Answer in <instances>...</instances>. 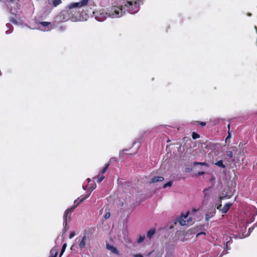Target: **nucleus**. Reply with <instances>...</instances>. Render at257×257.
I'll return each mask as SVG.
<instances>
[{
    "label": "nucleus",
    "mask_w": 257,
    "mask_h": 257,
    "mask_svg": "<svg viewBox=\"0 0 257 257\" xmlns=\"http://www.w3.org/2000/svg\"><path fill=\"white\" fill-rule=\"evenodd\" d=\"M7 1L9 2H13L14 0H7Z\"/></svg>",
    "instance_id": "obj_38"
},
{
    "label": "nucleus",
    "mask_w": 257,
    "mask_h": 257,
    "mask_svg": "<svg viewBox=\"0 0 257 257\" xmlns=\"http://www.w3.org/2000/svg\"><path fill=\"white\" fill-rule=\"evenodd\" d=\"M136 144V143H134V144H133V146L135 145Z\"/></svg>",
    "instance_id": "obj_39"
},
{
    "label": "nucleus",
    "mask_w": 257,
    "mask_h": 257,
    "mask_svg": "<svg viewBox=\"0 0 257 257\" xmlns=\"http://www.w3.org/2000/svg\"><path fill=\"white\" fill-rule=\"evenodd\" d=\"M211 216H210L208 214L206 215V219H208L209 218H210Z\"/></svg>",
    "instance_id": "obj_35"
},
{
    "label": "nucleus",
    "mask_w": 257,
    "mask_h": 257,
    "mask_svg": "<svg viewBox=\"0 0 257 257\" xmlns=\"http://www.w3.org/2000/svg\"><path fill=\"white\" fill-rule=\"evenodd\" d=\"M205 174V172L203 171L198 172L197 174H195L196 177H199Z\"/></svg>",
    "instance_id": "obj_25"
},
{
    "label": "nucleus",
    "mask_w": 257,
    "mask_h": 257,
    "mask_svg": "<svg viewBox=\"0 0 257 257\" xmlns=\"http://www.w3.org/2000/svg\"><path fill=\"white\" fill-rule=\"evenodd\" d=\"M87 238L88 237L86 235H83L82 237H78L76 238L75 241L77 240L78 247L80 250L83 249L86 247Z\"/></svg>",
    "instance_id": "obj_5"
},
{
    "label": "nucleus",
    "mask_w": 257,
    "mask_h": 257,
    "mask_svg": "<svg viewBox=\"0 0 257 257\" xmlns=\"http://www.w3.org/2000/svg\"><path fill=\"white\" fill-rule=\"evenodd\" d=\"M109 165V163H107V164H106L105 166L102 169V170L100 171V172L99 173V175H98V176H100V174H101V175H102L103 174H104V173H105V172L106 171V170H107L108 169V167ZM99 177H98V178Z\"/></svg>",
    "instance_id": "obj_16"
},
{
    "label": "nucleus",
    "mask_w": 257,
    "mask_h": 257,
    "mask_svg": "<svg viewBox=\"0 0 257 257\" xmlns=\"http://www.w3.org/2000/svg\"><path fill=\"white\" fill-rule=\"evenodd\" d=\"M141 0H126L122 7L112 6L108 10L109 16L112 18H119L123 15V10L128 11L130 14H134L140 9Z\"/></svg>",
    "instance_id": "obj_1"
},
{
    "label": "nucleus",
    "mask_w": 257,
    "mask_h": 257,
    "mask_svg": "<svg viewBox=\"0 0 257 257\" xmlns=\"http://www.w3.org/2000/svg\"><path fill=\"white\" fill-rule=\"evenodd\" d=\"M145 238V235H140L139 239L137 240V242L138 243H140L142 242L144 240Z\"/></svg>",
    "instance_id": "obj_21"
},
{
    "label": "nucleus",
    "mask_w": 257,
    "mask_h": 257,
    "mask_svg": "<svg viewBox=\"0 0 257 257\" xmlns=\"http://www.w3.org/2000/svg\"><path fill=\"white\" fill-rule=\"evenodd\" d=\"M66 247H67V243H64L62 245V247L60 253L59 257H61L62 255V254H63L64 252L65 251V250L66 249Z\"/></svg>",
    "instance_id": "obj_17"
},
{
    "label": "nucleus",
    "mask_w": 257,
    "mask_h": 257,
    "mask_svg": "<svg viewBox=\"0 0 257 257\" xmlns=\"http://www.w3.org/2000/svg\"><path fill=\"white\" fill-rule=\"evenodd\" d=\"M104 179V176L101 175V176L99 178H98V180H97V182L98 183H100Z\"/></svg>",
    "instance_id": "obj_26"
},
{
    "label": "nucleus",
    "mask_w": 257,
    "mask_h": 257,
    "mask_svg": "<svg viewBox=\"0 0 257 257\" xmlns=\"http://www.w3.org/2000/svg\"><path fill=\"white\" fill-rule=\"evenodd\" d=\"M215 165L222 168H225L226 167L225 165L223 164L222 160H219L216 162Z\"/></svg>",
    "instance_id": "obj_14"
},
{
    "label": "nucleus",
    "mask_w": 257,
    "mask_h": 257,
    "mask_svg": "<svg viewBox=\"0 0 257 257\" xmlns=\"http://www.w3.org/2000/svg\"><path fill=\"white\" fill-rule=\"evenodd\" d=\"M201 165V166H206V167L208 166V164L207 163H206V162H194V163H193V165L194 166H195V165Z\"/></svg>",
    "instance_id": "obj_18"
},
{
    "label": "nucleus",
    "mask_w": 257,
    "mask_h": 257,
    "mask_svg": "<svg viewBox=\"0 0 257 257\" xmlns=\"http://www.w3.org/2000/svg\"><path fill=\"white\" fill-rule=\"evenodd\" d=\"M205 234V232H201V233H200L198 234V235H199V234Z\"/></svg>",
    "instance_id": "obj_37"
},
{
    "label": "nucleus",
    "mask_w": 257,
    "mask_h": 257,
    "mask_svg": "<svg viewBox=\"0 0 257 257\" xmlns=\"http://www.w3.org/2000/svg\"><path fill=\"white\" fill-rule=\"evenodd\" d=\"M134 257H144L143 255L141 254H134L133 255Z\"/></svg>",
    "instance_id": "obj_30"
},
{
    "label": "nucleus",
    "mask_w": 257,
    "mask_h": 257,
    "mask_svg": "<svg viewBox=\"0 0 257 257\" xmlns=\"http://www.w3.org/2000/svg\"><path fill=\"white\" fill-rule=\"evenodd\" d=\"M106 247L107 249L110 250L112 253L116 254H119V251H118L117 249L114 246L110 245L109 243L106 244Z\"/></svg>",
    "instance_id": "obj_7"
},
{
    "label": "nucleus",
    "mask_w": 257,
    "mask_h": 257,
    "mask_svg": "<svg viewBox=\"0 0 257 257\" xmlns=\"http://www.w3.org/2000/svg\"><path fill=\"white\" fill-rule=\"evenodd\" d=\"M75 235V233L74 231H72L69 234V238L71 239L73 238Z\"/></svg>",
    "instance_id": "obj_29"
},
{
    "label": "nucleus",
    "mask_w": 257,
    "mask_h": 257,
    "mask_svg": "<svg viewBox=\"0 0 257 257\" xmlns=\"http://www.w3.org/2000/svg\"><path fill=\"white\" fill-rule=\"evenodd\" d=\"M90 194L86 195L85 197L81 198L80 201L77 203L76 205H74L73 206L70 207V208L67 209L66 210L69 212V214H71V213L73 212L74 209L82 202H83L86 198H87L89 196Z\"/></svg>",
    "instance_id": "obj_6"
},
{
    "label": "nucleus",
    "mask_w": 257,
    "mask_h": 257,
    "mask_svg": "<svg viewBox=\"0 0 257 257\" xmlns=\"http://www.w3.org/2000/svg\"><path fill=\"white\" fill-rule=\"evenodd\" d=\"M192 171V169L190 168H185V171L186 172H189Z\"/></svg>",
    "instance_id": "obj_33"
},
{
    "label": "nucleus",
    "mask_w": 257,
    "mask_h": 257,
    "mask_svg": "<svg viewBox=\"0 0 257 257\" xmlns=\"http://www.w3.org/2000/svg\"><path fill=\"white\" fill-rule=\"evenodd\" d=\"M231 149H232L231 151H229L226 152V156L229 157V158H231L233 157V152L236 150V147H231Z\"/></svg>",
    "instance_id": "obj_11"
},
{
    "label": "nucleus",
    "mask_w": 257,
    "mask_h": 257,
    "mask_svg": "<svg viewBox=\"0 0 257 257\" xmlns=\"http://www.w3.org/2000/svg\"><path fill=\"white\" fill-rule=\"evenodd\" d=\"M139 148V146H137V149L135 151V152L133 154H136L137 152L138 149Z\"/></svg>",
    "instance_id": "obj_36"
},
{
    "label": "nucleus",
    "mask_w": 257,
    "mask_h": 257,
    "mask_svg": "<svg viewBox=\"0 0 257 257\" xmlns=\"http://www.w3.org/2000/svg\"><path fill=\"white\" fill-rule=\"evenodd\" d=\"M64 228L63 230V233H65L67 230L69 229V225L68 224V222H67V224H66V222L63 221Z\"/></svg>",
    "instance_id": "obj_19"
},
{
    "label": "nucleus",
    "mask_w": 257,
    "mask_h": 257,
    "mask_svg": "<svg viewBox=\"0 0 257 257\" xmlns=\"http://www.w3.org/2000/svg\"><path fill=\"white\" fill-rule=\"evenodd\" d=\"M39 24L46 27L45 30H49L50 29V27H51V23L50 22H41L39 23Z\"/></svg>",
    "instance_id": "obj_9"
},
{
    "label": "nucleus",
    "mask_w": 257,
    "mask_h": 257,
    "mask_svg": "<svg viewBox=\"0 0 257 257\" xmlns=\"http://www.w3.org/2000/svg\"><path fill=\"white\" fill-rule=\"evenodd\" d=\"M192 137L194 140L200 138V135L198 134L197 133L193 132L192 133Z\"/></svg>",
    "instance_id": "obj_20"
},
{
    "label": "nucleus",
    "mask_w": 257,
    "mask_h": 257,
    "mask_svg": "<svg viewBox=\"0 0 257 257\" xmlns=\"http://www.w3.org/2000/svg\"><path fill=\"white\" fill-rule=\"evenodd\" d=\"M204 145L205 146L204 147L205 149H209V147H208V146L207 142H206L205 143H204Z\"/></svg>",
    "instance_id": "obj_34"
},
{
    "label": "nucleus",
    "mask_w": 257,
    "mask_h": 257,
    "mask_svg": "<svg viewBox=\"0 0 257 257\" xmlns=\"http://www.w3.org/2000/svg\"><path fill=\"white\" fill-rule=\"evenodd\" d=\"M155 233V229H151L148 231L147 236V237H148L150 239L152 237V236L154 235Z\"/></svg>",
    "instance_id": "obj_12"
},
{
    "label": "nucleus",
    "mask_w": 257,
    "mask_h": 257,
    "mask_svg": "<svg viewBox=\"0 0 257 257\" xmlns=\"http://www.w3.org/2000/svg\"><path fill=\"white\" fill-rule=\"evenodd\" d=\"M164 180V178L162 176H155L154 177L150 182V183H155L158 182H162Z\"/></svg>",
    "instance_id": "obj_8"
},
{
    "label": "nucleus",
    "mask_w": 257,
    "mask_h": 257,
    "mask_svg": "<svg viewBox=\"0 0 257 257\" xmlns=\"http://www.w3.org/2000/svg\"><path fill=\"white\" fill-rule=\"evenodd\" d=\"M209 190L207 189H206L203 190V193L204 195V197L206 198L209 196V193H208Z\"/></svg>",
    "instance_id": "obj_24"
},
{
    "label": "nucleus",
    "mask_w": 257,
    "mask_h": 257,
    "mask_svg": "<svg viewBox=\"0 0 257 257\" xmlns=\"http://www.w3.org/2000/svg\"><path fill=\"white\" fill-rule=\"evenodd\" d=\"M172 185V181H169L168 182V183L165 184L164 185H163V188H165L167 187H171V186Z\"/></svg>",
    "instance_id": "obj_22"
},
{
    "label": "nucleus",
    "mask_w": 257,
    "mask_h": 257,
    "mask_svg": "<svg viewBox=\"0 0 257 257\" xmlns=\"http://www.w3.org/2000/svg\"><path fill=\"white\" fill-rule=\"evenodd\" d=\"M58 254V250L56 249L52 248L50 250V255L49 257H56Z\"/></svg>",
    "instance_id": "obj_13"
},
{
    "label": "nucleus",
    "mask_w": 257,
    "mask_h": 257,
    "mask_svg": "<svg viewBox=\"0 0 257 257\" xmlns=\"http://www.w3.org/2000/svg\"><path fill=\"white\" fill-rule=\"evenodd\" d=\"M10 22H11L12 23H15V24L17 23V19H16V18H13V17L11 18Z\"/></svg>",
    "instance_id": "obj_28"
},
{
    "label": "nucleus",
    "mask_w": 257,
    "mask_h": 257,
    "mask_svg": "<svg viewBox=\"0 0 257 257\" xmlns=\"http://www.w3.org/2000/svg\"><path fill=\"white\" fill-rule=\"evenodd\" d=\"M81 199L80 198H78L77 199H76L74 202V205H76L78 202L80 201Z\"/></svg>",
    "instance_id": "obj_32"
},
{
    "label": "nucleus",
    "mask_w": 257,
    "mask_h": 257,
    "mask_svg": "<svg viewBox=\"0 0 257 257\" xmlns=\"http://www.w3.org/2000/svg\"><path fill=\"white\" fill-rule=\"evenodd\" d=\"M199 124L202 126H204L206 125V123L205 122L201 121L199 123Z\"/></svg>",
    "instance_id": "obj_31"
},
{
    "label": "nucleus",
    "mask_w": 257,
    "mask_h": 257,
    "mask_svg": "<svg viewBox=\"0 0 257 257\" xmlns=\"http://www.w3.org/2000/svg\"><path fill=\"white\" fill-rule=\"evenodd\" d=\"M110 216V212H106L104 215V218L105 219H108Z\"/></svg>",
    "instance_id": "obj_27"
},
{
    "label": "nucleus",
    "mask_w": 257,
    "mask_h": 257,
    "mask_svg": "<svg viewBox=\"0 0 257 257\" xmlns=\"http://www.w3.org/2000/svg\"><path fill=\"white\" fill-rule=\"evenodd\" d=\"M64 222H66V224H67V222H68L71 219V214H69L67 211H65L63 217Z\"/></svg>",
    "instance_id": "obj_10"
},
{
    "label": "nucleus",
    "mask_w": 257,
    "mask_h": 257,
    "mask_svg": "<svg viewBox=\"0 0 257 257\" xmlns=\"http://www.w3.org/2000/svg\"><path fill=\"white\" fill-rule=\"evenodd\" d=\"M88 182H89L90 181V179H88Z\"/></svg>",
    "instance_id": "obj_40"
},
{
    "label": "nucleus",
    "mask_w": 257,
    "mask_h": 257,
    "mask_svg": "<svg viewBox=\"0 0 257 257\" xmlns=\"http://www.w3.org/2000/svg\"><path fill=\"white\" fill-rule=\"evenodd\" d=\"M229 198H230V197H228V196L226 195L223 196H220L219 197V201H220V203L217 206V209L218 210H219L220 211H221L222 213H227L228 212V211L229 210L230 207L232 205V203L228 202L224 205L222 209H221V207L222 206L221 201L225 199Z\"/></svg>",
    "instance_id": "obj_3"
},
{
    "label": "nucleus",
    "mask_w": 257,
    "mask_h": 257,
    "mask_svg": "<svg viewBox=\"0 0 257 257\" xmlns=\"http://www.w3.org/2000/svg\"><path fill=\"white\" fill-rule=\"evenodd\" d=\"M189 212H186V214L181 215L178 219V222L182 226L190 225L192 224L191 217H188Z\"/></svg>",
    "instance_id": "obj_4"
},
{
    "label": "nucleus",
    "mask_w": 257,
    "mask_h": 257,
    "mask_svg": "<svg viewBox=\"0 0 257 257\" xmlns=\"http://www.w3.org/2000/svg\"><path fill=\"white\" fill-rule=\"evenodd\" d=\"M90 0H81L79 2L72 3L69 4L67 6V13H72L74 12V9H80V8L86 6Z\"/></svg>",
    "instance_id": "obj_2"
},
{
    "label": "nucleus",
    "mask_w": 257,
    "mask_h": 257,
    "mask_svg": "<svg viewBox=\"0 0 257 257\" xmlns=\"http://www.w3.org/2000/svg\"><path fill=\"white\" fill-rule=\"evenodd\" d=\"M79 12L80 11H79L77 14L75 13V14L73 15L72 18L74 17L75 19H80V14H79Z\"/></svg>",
    "instance_id": "obj_23"
},
{
    "label": "nucleus",
    "mask_w": 257,
    "mask_h": 257,
    "mask_svg": "<svg viewBox=\"0 0 257 257\" xmlns=\"http://www.w3.org/2000/svg\"><path fill=\"white\" fill-rule=\"evenodd\" d=\"M193 211L195 212V211H196V209H194Z\"/></svg>",
    "instance_id": "obj_41"
},
{
    "label": "nucleus",
    "mask_w": 257,
    "mask_h": 257,
    "mask_svg": "<svg viewBox=\"0 0 257 257\" xmlns=\"http://www.w3.org/2000/svg\"><path fill=\"white\" fill-rule=\"evenodd\" d=\"M62 3V0H53L52 4L54 7H57Z\"/></svg>",
    "instance_id": "obj_15"
}]
</instances>
